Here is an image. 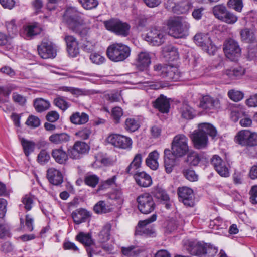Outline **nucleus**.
Segmentation results:
<instances>
[{
  "instance_id": "obj_1",
  "label": "nucleus",
  "mask_w": 257,
  "mask_h": 257,
  "mask_svg": "<svg viewBox=\"0 0 257 257\" xmlns=\"http://www.w3.org/2000/svg\"><path fill=\"white\" fill-rule=\"evenodd\" d=\"M207 135L214 138L217 135L216 128L208 123L199 124L198 129L195 130L190 136L196 149H203L207 146Z\"/></svg>"
},
{
  "instance_id": "obj_2",
  "label": "nucleus",
  "mask_w": 257,
  "mask_h": 257,
  "mask_svg": "<svg viewBox=\"0 0 257 257\" xmlns=\"http://www.w3.org/2000/svg\"><path fill=\"white\" fill-rule=\"evenodd\" d=\"M168 33L175 38H182L188 35L190 24L186 17H174L167 22Z\"/></svg>"
},
{
  "instance_id": "obj_3",
  "label": "nucleus",
  "mask_w": 257,
  "mask_h": 257,
  "mask_svg": "<svg viewBox=\"0 0 257 257\" xmlns=\"http://www.w3.org/2000/svg\"><path fill=\"white\" fill-rule=\"evenodd\" d=\"M131 49L122 43H113L107 48L106 55L112 61L119 62L124 61L130 56Z\"/></svg>"
},
{
  "instance_id": "obj_4",
  "label": "nucleus",
  "mask_w": 257,
  "mask_h": 257,
  "mask_svg": "<svg viewBox=\"0 0 257 257\" xmlns=\"http://www.w3.org/2000/svg\"><path fill=\"white\" fill-rule=\"evenodd\" d=\"M64 18L69 27L76 32L85 33L82 30L84 28L83 20L81 18V14L75 7H68L64 14Z\"/></svg>"
},
{
  "instance_id": "obj_5",
  "label": "nucleus",
  "mask_w": 257,
  "mask_h": 257,
  "mask_svg": "<svg viewBox=\"0 0 257 257\" xmlns=\"http://www.w3.org/2000/svg\"><path fill=\"white\" fill-rule=\"evenodd\" d=\"M143 37L150 45L158 46L165 41L166 33L163 28L155 27L149 29Z\"/></svg>"
},
{
  "instance_id": "obj_6",
  "label": "nucleus",
  "mask_w": 257,
  "mask_h": 257,
  "mask_svg": "<svg viewBox=\"0 0 257 257\" xmlns=\"http://www.w3.org/2000/svg\"><path fill=\"white\" fill-rule=\"evenodd\" d=\"M188 139L183 134L176 135L172 141L171 152L176 157H182L189 151Z\"/></svg>"
},
{
  "instance_id": "obj_7",
  "label": "nucleus",
  "mask_w": 257,
  "mask_h": 257,
  "mask_svg": "<svg viewBox=\"0 0 257 257\" xmlns=\"http://www.w3.org/2000/svg\"><path fill=\"white\" fill-rule=\"evenodd\" d=\"M195 44L209 55H214L217 47L213 43L210 36L207 33H197L194 36Z\"/></svg>"
},
{
  "instance_id": "obj_8",
  "label": "nucleus",
  "mask_w": 257,
  "mask_h": 257,
  "mask_svg": "<svg viewBox=\"0 0 257 257\" xmlns=\"http://www.w3.org/2000/svg\"><path fill=\"white\" fill-rule=\"evenodd\" d=\"M154 68L156 74L161 76L167 80L177 81L180 78V73L176 67L157 64L154 66Z\"/></svg>"
},
{
  "instance_id": "obj_9",
  "label": "nucleus",
  "mask_w": 257,
  "mask_h": 257,
  "mask_svg": "<svg viewBox=\"0 0 257 257\" xmlns=\"http://www.w3.org/2000/svg\"><path fill=\"white\" fill-rule=\"evenodd\" d=\"M106 28L115 33L122 36L128 35L130 26L125 22H123L119 19H112L104 22Z\"/></svg>"
},
{
  "instance_id": "obj_10",
  "label": "nucleus",
  "mask_w": 257,
  "mask_h": 257,
  "mask_svg": "<svg viewBox=\"0 0 257 257\" xmlns=\"http://www.w3.org/2000/svg\"><path fill=\"white\" fill-rule=\"evenodd\" d=\"M106 142L119 149H130L132 146V140L130 137L119 134H109Z\"/></svg>"
},
{
  "instance_id": "obj_11",
  "label": "nucleus",
  "mask_w": 257,
  "mask_h": 257,
  "mask_svg": "<svg viewBox=\"0 0 257 257\" xmlns=\"http://www.w3.org/2000/svg\"><path fill=\"white\" fill-rule=\"evenodd\" d=\"M223 50L226 57L231 61H236L241 55V49L235 40L229 39L224 43Z\"/></svg>"
},
{
  "instance_id": "obj_12",
  "label": "nucleus",
  "mask_w": 257,
  "mask_h": 257,
  "mask_svg": "<svg viewBox=\"0 0 257 257\" xmlns=\"http://www.w3.org/2000/svg\"><path fill=\"white\" fill-rule=\"evenodd\" d=\"M139 210L144 214H148L152 212L155 206L153 199L148 193L143 194L137 198Z\"/></svg>"
},
{
  "instance_id": "obj_13",
  "label": "nucleus",
  "mask_w": 257,
  "mask_h": 257,
  "mask_svg": "<svg viewBox=\"0 0 257 257\" xmlns=\"http://www.w3.org/2000/svg\"><path fill=\"white\" fill-rule=\"evenodd\" d=\"M39 55L43 59L54 58L56 56V49L51 42H42L38 47Z\"/></svg>"
},
{
  "instance_id": "obj_14",
  "label": "nucleus",
  "mask_w": 257,
  "mask_h": 257,
  "mask_svg": "<svg viewBox=\"0 0 257 257\" xmlns=\"http://www.w3.org/2000/svg\"><path fill=\"white\" fill-rule=\"evenodd\" d=\"M179 201L189 207L193 206L194 204V194L193 190L188 187L183 186L178 189Z\"/></svg>"
},
{
  "instance_id": "obj_15",
  "label": "nucleus",
  "mask_w": 257,
  "mask_h": 257,
  "mask_svg": "<svg viewBox=\"0 0 257 257\" xmlns=\"http://www.w3.org/2000/svg\"><path fill=\"white\" fill-rule=\"evenodd\" d=\"M216 172L222 177H228L230 175L228 165L224 162L218 155H214L211 160Z\"/></svg>"
},
{
  "instance_id": "obj_16",
  "label": "nucleus",
  "mask_w": 257,
  "mask_h": 257,
  "mask_svg": "<svg viewBox=\"0 0 257 257\" xmlns=\"http://www.w3.org/2000/svg\"><path fill=\"white\" fill-rule=\"evenodd\" d=\"M89 149L88 145L85 142L77 141L74 143L73 148L71 150H68V153L71 158L78 159L82 155L86 154Z\"/></svg>"
},
{
  "instance_id": "obj_17",
  "label": "nucleus",
  "mask_w": 257,
  "mask_h": 257,
  "mask_svg": "<svg viewBox=\"0 0 257 257\" xmlns=\"http://www.w3.org/2000/svg\"><path fill=\"white\" fill-rule=\"evenodd\" d=\"M199 107L204 110L213 112L220 107V102L217 98L206 95L200 100Z\"/></svg>"
},
{
  "instance_id": "obj_18",
  "label": "nucleus",
  "mask_w": 257,
  "mask_h": 257,
  "mask_svg": "<svg viewBox=\"0 0 257 257\" xmlns=\"http://www.w3.org/2000/svg\"><path fill=\"white\" fill-rule=\"evenodd\" d=\"M76 239L87 247L86 250L89 257H92V254L96 253L93 249L94 241L89 233L80 232L77 235Z\"/></svg>"
},
{
  "instance_id": "obj_19",
  "label": "nucleus",
  "mask_w": 257,
  "mask_h": 257,
  "mask_svg": "<svg viewBox=\"0 0 257 257\" xmlns=\"http://www.w3.org/2000/svg\"><path fill=\"white\" fill-rule=\"evenodd\" d=\"M64 40L67 45V50L69 55L75 57L79 53L78 42L77 39L71 35H66Z\"/></svg>"
},
{
  "instance_id": "obj_20",
  "label": "nucleus",
  "mask_w": 257,
  "mask_h": 257,
  "mask_svg": "<svg viewBox=\"0 0 257 257\" xmlns=\"http://www.w3.org/2000/svg\"><path fill=\"white\" fill-rule=\"evenodd\" d=\"M164 160L165 170L167 173H170L176 165V155L171 152V150L165 149L164 151Z\"/></svg>"
},
{
  "instance_id": "obj_21",
  "label": "nucleus",
  "mask_w": 257,
  "mask_h": 257,
  "mask_svg": "<svg viewBox=\"0 0 257 257\" xmlns=\"http://www.w3.org/2000/svg\"><path fill=\"white\" fill-rule=\"evenodd\" d=\"M205 244L199 242H189L185 247L187 251L193 255H204Z\"/></svg>"
},
{
  "instance_id": "obj_22",
  "label": "nucleus",
  "mask_w": 257,
  "mask_h": 257,
  "mask_svg": "<svg viewBox=\"0 0 257 257\" xmlns=\"http://www.w3.org/2000/svg\"><path fill=\"white\" fill-rule=\"evenodd\" d=\"M136 183L142 187H148L152 183L151 176L145 172H137L133 174Z\"/></svg>"
},
{
  "instance_id": "obj_23",
  "label": "nucleus",
  "mask_w": 257,
  "mask_h": 257,
  "mask_svg": "<svg viewBox=\"0 0 257 257\" xmlns=\"http://www.w3.org/2000/svg\"><path fill=\"white\" fill-rule=\"evenodd\" d=\"M151 62L150 55L147 52L139 53L136 60V66L141 70L146 69L150 65Z\"/></svg>"
},
{
  "instance_id": "obj_24",
  "label": "nucleus",
  "mask_w": 257,
  "mask_h": 257,
  "mask_svg": "<svg viewBox=\"0 0 257 257\" xmlns=\"http://www.w3.org/2000/svg\"><path fill=\"white\" fill-rule=\"evenodd\" d=\"M71 215L74 223L80 224L85 222L90 217L91 213L85 209L79 208L74 211Z\"/></svg>"
},
{
  "instance_id": "obj_25",
  "label": "nucleus",
  "mask_w": 257,
  "mask_h": 257,
  "mask_svg": "<svg viewBox=\"0 0 257 257\" xmlns=\"http://www.w3.org/2000/svg\"><path fill=\"white\" fill-rule=\"evenodd\" d=\"M51 155L54 160L60 164H65L68 160V155L62 147L53 149Z\"/></svg>"
},
{
  "instance_id": "obj_26",
  "label": "nucleus",
  "mask_w": 257,
  "mask_h": 257,
  "mask_svg": "<svg viewBox=\"0 0 257 257\" xmlns=\"http://www.w3.org/2000/svg\"><path fill=\"white\" fill-rule=\"evenodd\" d=\"M47 178L49 182L55 185H58L61 184L63 181V177L61 172L53 168L48 170Z\"/></svg>"
},
{
  "instance_id": "obj_27",
  "label": "nucleus",
  "mask_w": 257,
  "mask_h": 257,
  "mask_svg": "<svg viewBox=\"0 0 257 257\" xmlns=\"http://www.w3.org/2000/svg\"><path fill=\"white\" fill-rule=\"evenodd\" d=\"M49 142L55 145H63L69 142L70 136L65 133H53L49 137Z\"/></svg>"
},
{
  "instance_id": "obj_28",
  "label": "nucleus",
  "mask_w": 257,
  "mask_h": 257,
  "mask_svg": "<svg viewBox=\"0 0 257 257\" xmlns=\"http://www.w3.org/2000/svg\"><path fill=\"white\" fill-rule=\"evenodd\" d=\"M153 106L162 113L168 112L170 108L169 101L162 95L154 101Z\"/></svg>"
},
{
  "instance_id": "obj_29",
  "label": "nucleus",
  "mask_w": 257,
  "mask_h": 257,
  "mask_svg": "<svg viewBox=\"0 0 257 257\" xmlns=\"http://www.w3.org/2000/svg\"><path fill=\"white\" fill-rule=\"evenodd\" d=\"M159 153L156 150L150 152L146 160L147 165L152 170H156L159 167Z\"/></svg>"
},
{
  "instance_id": "obj_30",
  "label": "nucleus",
  "mask_w": 257,
  "mask_h": 257,
  "mask_svg": "<svg viewBox=\"0 0 257 257\" xmlns=\"http://www.w3.org/2000/svg\"><path fill=\"white\" fill-rule=\"evenodd\" d=\"M41 28L37 23L30 24L24 27L23 32L27 38H31L41 32Z\"/></svg>"
},
{
  "instance_id": "obj_31",
  "label": "nucleus",
  "mask_w": 257,
  "mask_h": 257,
  "mask_svg": "<svg viewBox=\"0 0 257 257\" xmlns=\"http://www.w3.org/2000/svg\"><path fill=\"white\" fill-rule=\"evenodd\" d=\"M240 35L241 40L247 43L252 42L256 39L253 29L250 28H244L241 29Z\"/></svg>"
},
{
  "instance_id": "obj_32",
  "label": "nucleus",
  "mask_w": 257,
  "mask_h": 257,
  "mask_svg": "<svg viewBox=\"0 0 257 257\" xmlns=\"http://www.w3.org/2000/svg\"><path fill=\"white\" fill-rule=\"evenodd\" d=\"M59 90L62 91L70 92L71 94L76 97H78L81 95H86L94 93L93 92H91L89 90L68 86L60 87H59Z\"/></svg>"
},
{
  "instance_id": "obj_33",
  "label": "nucleus",
  "mask_w": 257,
  "mask_h": 257,
  "mask_svg": "<svg viewBox=\"0 0 257 257\" xmlns=\"http://www.w3.org/2000/svg\"><path fill=\"white\" fill-rule=\"evenodd\" d=\"M181 116L186 119H192L195 115L194 109L187 103L182 104L180 108Z\"/></svg>"
},
{
  "instance_id": "obj_34",
  "label": "nucleus",
  "mask_w": 257,
  "mask_h": 257,
  "mask_svg": "<svg viewBox=\"0 0 257 257\" xmlns=\"http://www.w3.org/2000/svg\"><path fill=\"white\" fill-rule=\"evenodd\" d=\"M71 122L75 124H83L88 122V115L85 113L75 112L70 117Z\"/></svg>"
},
{
  "instance_id": "obj_35",
  "label": "nucleus",
  "mask_w": 257,
  "mask_h": 257,
  "mask_svg": "<svg viewBox=\"0 0 257 257\" xmlns=\"http://www.w3.org/2000/svg\"><path fill=\"white\" fill-rule=\"evenodd\" d=\"M142 158L140 154L135 155L133 160L126 168V172L130 174H133L137 172V170L141 166Z\"/></svg>"
},
{
  "instance_id": "obj_36",
  "label": "nucleus",
  "mask_w": 257,
  "mask_h": 257,
  "mask_svg": "<svg viewBox=\"0 0 257 257\" xmlns=\"http://www.w3.org/2000/svg\"><path fill=\"white\" fill-rule=\"evenodd\" d=\"M163 52L165 56L170 61H174L179 58V53L177 49L173 46L168 45L164 47Z\"/></svg>"
},
{
  "instance_id": "obj_37",
  "label": "nucleus",
  "mask_w": 257,
  "mask_h": 257,
  "mask_svg": "<svg viewBox=\"0 0 257 257\" xmlns=\"http://www.w3.org/2000/svg\"><path fill=\"white\" fill-rule=\"evenodd\" d=\"M140 127V124L138 119L128 118L126 119L124 124L125 130L128 132H134Z\"/></svg>"
},
{
  "instance_id": "obj_38",
  "label": "nucleus",
  "mask_w": 257,
  "mask_h": 257,
  "mask_svg": "<svg viewBox=\"0 0 257 257\" xmlns=\"http://www.w3.org/2000/svg\"><path fill=\"white\" fill-rule=\"evenodd\" d=\"M20 141L26 156H28L32 153L35 148V143L30 140L24 138H20Z\"/></svg>"
},
{
  "instance_id": "obj_39",
  "label": "nucleus",
  "mask_w": 257,
  "mask_h": 257,
  "mask_svg": "<svg viewBox=\"0 0 257 257\" xmlns=\"http://www.w3.org/2000/svg\"><path fill=\"white\" fill-rule=\"evenodd\" d=\"M192 7V0H183L175 5L174 10L180 13H186Z\"/></svg>"
},
{
  "instance_id": "obj_40",
  "label": "nucleus",
  "mask_w": 257,
  "mask_h": 257,
  "mask_svg": "<svg viewBox=\"0 0 257 257\" xmlns=\"http://www.w3.org/2000/svg\"><path fill=\"white\" fill-rule=\"evenodd\" d=\"M111 226L109 223L105 224L98 234V239L101 242H106L110 238Z\"/></svg>"
},
{
  "instance_id": "obj_41",
  "label": "nucleus",
  "mask_w": 257,
  "mask_h": 257,
  "mask_svg": "<svg viewBox=\"0 0 257 257\" xmlns=\"http://www.w3.org/2000/svg\"><path fill=\"white\" fill-rule=\"evenodd\" d=\"M111 207L104 201H99L94 206L93 209L97 214L106 213L111 211Z\"/></svg>"
},
{
  "instance_id": "obj_42",
  "label": "nucleus",
  "mask_w": 257,
  "mask_h": 257,
  "mask_svg": "<svg viewBox=\"0 0 257 257\" xmlns=\"http://www.w3.org/2000/svg\"><path fill=\"white\" fill-rule=\"evenodd\" d=\"M34 105L37 112H41L49 108L50 103L48 101L42 98H37L34 102Z\"/></svg>"
},
{
  "instance_id": "obj_43",
  "label": "nucleus",
  "mask_w": 257,
  "mask_h": 257,
  "mask_svg": "<svg viewBox=\"0 0 257 257\" xmlns=\"http://www.w3.org/2000/svg\"><path fill=\"white\" fill-rule=\"evenodd\" d=\"M226 73L232 79H237L244 74L245 69L241 67H238L232 70H227Z\"/></svg>"
},
{
  "instance_id": "obj_44",
  "label": "nucleus",
  "mask_w": 257,
  "mask_h": 257,
  "mask_svg": "<svg viewBox=\"0 0 257 257\" xmlns=\"http://www.w3.org/2000/svg\"><path fill=\"white\" fill-rule=\"evenodd\" d=\"M248 130H243L237 133L235 137V141L243 146H247Z\"/></svg>"
},
{
  "instance_id": "obj_45",
  "label": "nucleus",
  "mask_w": 257,
  "mask_h": 257,
  "mask_svg": "<svg viewBox=\"0 0 257 257\" xmlns=\"http://www.w3.org/2000/svg\"><path fill=\"white\" fill-rule=\"evenodd\" d=\"M228 10L223 5H217L212 8V12L214 16L218 19L221 20Z\"/></svg>"
},
{
  "instance_id": "obj_46",
  "label": "nucleus",
  "mask_w": 257,
  "mask_h": 257,
  "mask_svg": "<svg viewBox=\"0 0 257 257\" xmlns=\"http://www.w3.org/2000/svg\"><path fill=\"white\" fill-rule=\"evenodd\" d=\"M35 197L31 194H26L22 199V202L27 211L30 210L34 204Z\"/></svg>"
},
{
  "instance_id": "obj_47",
  "label": "nucleus",
  "mask_w": 257,
  "mask_h": 257,
  "mask_svg": "<svg viewBox=\"0 0 257 257\" xmlns=\"http://www.w3.org/2000/svg\"><path fill=\"white\" fill-rule=\"evenodd\" d=\"M137 233L141 235L151 236L154 231L150 227L147 226V225L143 224L140 225L138 223V227L136 230Z\"/></svg>"
},
{
  "instance_id": "obj_48",
  "label": "nucleus",
  "mask_w": 257,
  "mask_h": 257,
  "mask_svg": "<svg viewBox=\"0 0 257 257\" xmlns=\"http://www.w3.org/2000/svg\"><path fill=\"white\" fill-rule=\"evenodd\" d=\"M54 104L55 106L63 111L66 110L70 106L69 103L67 102L64 98L61 96L57 97L54 99Z\"/></svg>"
},
{
  "instance_id": "obj_49",
  "label": "nucleus",
  "mask_w": 257,
  "mask_h": 257,
  "mask_svg": "<svg viewBox=\"0 0 257 257\" xmlns=\"http://www.w3.org/2000/svg\"><path fill=\"white\" fill-rule=\"evenodd\" d=\"M121 251L123 255L130 257H135L140 253L139 249L135 247L134 246L122 247Z\"/></svg>"
},
{
  "instance_id": "obj_50",
  "label": "nucleus",
  "mask_w": 257,
  "mask_h": 257,
  "mask_svg": "<svg viewBox=\"0 0 257 257\" xmlns=\"http://www.w3.org/2000/svg\"><path fill=\"white\" fill-rule=\"evenodd\" d=\"M99 177L96 175L88 174L84 178L85 183L91 187H95L99 182Z\"/></svg>"
},
{
  "instance_id": "obj_51",
  "label": "nucleus",
  "mask_w": 257,
  "mask_h": 257,
  "mask_svg": "<svg viewBox=\"0 0 257 257\" xmlns=\"http://www.w3.org/2000/svg\"><path fill=\"white\" fill-rule=\"evenodd\" d=\"M227 6L229 8L240 12L243 7L242 0H228Z\"/></svg>"
},
{
  "instance_id": "obj_52",
  "label": "nucleus",
  "mask_w": 257,
  "mask_h": 257,
  "mask_svg": "<svg viewBox=\"0 0 257 257\" xmlns=\"http://www.w3.org/2000/svg\"><path fill=\"white\" fill-rule=\"evenodd\" d=\"M50 159V155L45 150H42L37 156L38 163L42 165L47 163L49 161Z\"/></svg>"
},
{
  "instance_id": "obj_53",
  "label": "nucleus",
  "mask_w": 257,
  "mask_h": 257,
  "mask_svg": "<svg viewBox=\"0 0 257 257\" xmlns=\"http://www.w3.org/2000/svg\"><path fill=\"white\" fill-rule=\"evenodd\" d=\"M90 59L92 63L97 65L103 63L105 60V57L101 54L97 52L91 54Z\"/></svg>"
},
{
  "instance_id": "obj_54",
  "label": "nucleus",
  "mask_w": 257,
  "mask_h": 257,
  "mask_svg": "<svg viewBox=\"0 0 257 257\" xmlns=\"http://www.w3.org/2000/svg\"><path fill=\"white\" fill-rule=\"evenodd\" d=\"M228 97L232 100L237 102L242 100L243 98L244 95L241 92L235 90H231L228 92Z\"/></svg>"
},
{
  "instance_id": "obj_55",
  "label": "nucleus",
  "mask_w": 257,
  "mask_h": 257,
  "mask_svg": "<svg viewBox=\"0 0 257 257\" xmlns=\"http://www.w3.org/2000/svg\"><path fill=\"white\" fill-rule=\"evenodd\" d=\"M237 20L238 17L235 15L227 11L221 21L229 24H233L237 22Z\"/></svg>"
},
{
  "instance_id": "obj_56",
  "label": "nucleus",
  "mask_w": 257,
  "mask_h": 257,
  "mask_svg": "<svg viewBox=\"0 0 257 257\" xmlns=\"http://www.w3.org/2000/svg\"><path fill=\"white\" fill-rule=\"evenodd\" d=\"M78 1L82 6L87 10L95 8L98 4L97 0H78Z\"/></svg>"
},
{
  "instance_id": "obj_57",
  "label": "nucleus",
  "mask_w": 257,
  "mask_h": 257,
  "mask_svg": "<svg viewBox=\"0 0 257 257\" xmlns=\"http://www.w3.org/2000/svg\"><path fill=\"white\" fill-rule=\"evenodd\" d=\"M200 160V159L198 154L195 152H192L188 154L186 161L189 164L196 166L199 163Z\"/></svg>"
},
{
  "instance_id": "obj_58",
  "label": "nucleus",
  "mask_w": 257,
  "mask_h": 257,
  "mask_svg": "<svg viewBox=\"0 0 257 257\" xmlns=\"http://www.w3.org/2000/svg\"><path fill=\"white\" fill-rule=\"evenodd\" d=\"M247 137V146H257V133L248 130Z\"/></svg>"
},
{
  "instance_id": "obj_59",
  "label": "nucleus",
  "mask_w": 257,
  "mask_h": 257,
  "mask_svg": "<svg viewBox=\"0 0 257 257\" xmlns=\"http://www.w3.org/2000/svg\"><path fill=\"white\" fill-rule=\"evenodd\" d=\"M155 197L160 200L167 201L169 198L166 192L160 188H157L154 192Z\"/></svg>"
},
{
  "instance_id": "obj_60",
  "label": "nucleus",
  "mask_w": 257,
  "mask_h": 257,
  "mask_svg": "<svg viewBox=\"0 0 257 257\" xmlns=\"http://www.w3.org/2000/svg\"><path fill=\"white\" fill-rule=\"evenodd\" d=\"M204 255L207 257L214 256L218 251V248L211 244H205Z\"/></svg>"
},
{
  "instance_id": "obj_61",
  "label": "nucleus",
  "mask_w": 257,
  "mask_h": 257,
  "mask_svg": "<svg viewBox=\"0 0 257 257\" xmlns=\"http://www.w3.org/2000/svg\"><path fill=\"white\" fill-rule=\"evenodd\" d=\"M111 115L115 122L118 123L123 115L122 109L119 107L113 108L111 111Z\"/></svg>"
},
{
  "instance_id": "obj_62",
  "label": "nucleus",
  "mask_w": 257,
  "mask_h": 257,
  "mask_svg": "<svg viewBox=\"0 0 257 257\" xmlns=\"http://www.w3.org/2000/svg\"><path fill=\"white\" fill-rule=\"evenodd\" d=\"M26 123L32 127H37L40 125V121L38 117L32 115L28 117Z\"/></svg>"
},
{
  "instance_id": "obj_63",
  "label": "nucleus",
  "mask_w": 257,
  "mask_h": 257,
  "mask_svg": "<svg viewBox=\"0 0 257 257\" xmlns=\"http://www.w3.org/2000/svg\"><path fill=\"white\" fill-rule=\"evenodd\" d=\"M184 174L186 178L190 181H195L198 179V175L192 170L187 169L185 170Z\"/></svg>"
},
{
  "instance_id": "obj_64",
  "label": "nucleus",
  "mask_w": 257,
  "mask_h": 257,
  "mask_svg": "<svg viewBox=\"0 0 257 257\" xmlns=\"http://www.w3.org/2000/svg\"><path fill=\"white\" fill-rule=\"evenodd\" d=\"M250 200L252 204H257V185L253 186L250 191Z\"/></svg>"
}]
</instances>
